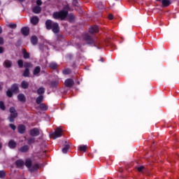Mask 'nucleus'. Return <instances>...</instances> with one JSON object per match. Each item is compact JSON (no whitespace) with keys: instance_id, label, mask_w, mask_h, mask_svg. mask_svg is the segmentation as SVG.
<instances>
[{"instance_id":"9d476101","label":"nucleus","mask_w":179,"mask_h":179,"mask_svg":"<svg viewBox=\"0 0 179 179\" xmlns=\"http://www.w3.org/2000/svg\"><path fill=\"white\" fill-rule=\"evenodd\" d=\"M10 90L13 93H17L19 92V85L17 84H13L10 87Z\"/></svg>"},{"instance_id":"4468645a","label":"nucleus","mask_w":179,"mask_h":179,"mask_svg":"<svg viewBox=\"0 0 179 179\" xmlns=\"http://www.w3.org/2000/svg\"><path fill=\"white\" fill-rule=\"evenodd\" d=\"M16 142L13 140H10L8 142V148H10V149H15V148H16Z\"/></svg>"},{"instance_id":"c756f323","label":"nucleus","mask_w":179,"mask_h":179,"mask_svg":"<svg viewBox=\"0 0 179 179\" xmlns=\"http://www.w3.org/2000/svg\"><path fill=\"white\" fill-rule=\"evenodd\" d=\"M41 71V68L40 66H36L34 70V75H38Z\"/></svg>"},{"instance_id":"7c9ffc66","label":"nucleus","mask_w":179,"mask_h":179,"mask_svg":"<svg viewBox=\"0 0 179 179\" xmlns=\"http://www.w3.org/2000/svg\"><path fill=\"white\" fill-rule=\"evenodd\" d=\"M67 16L71 22H73V20H75V15L70 13L69 15L67 14Z\"/></svg>"},{"instance_id":"8fccbe9b","label":"nucleus","mask_w":179,"mask_h":179,"mask_svg":"<svg viewBox=\"0 0 179 179\" xmlns=\"http://www.w3.org/2000/svg\"><path fill=\"white\" fill-rule=\"evenodd\" d=\"M99 8H100V9H103V8H104V6L101 5Z\"/></svg>"},{"instance_id":"c85d7f7f","label":"nucleus","mask_w":179,"mask_h":179,"mask_svg":"<svg viewBox=\"0 0 179 179\" xmlns=\"http://www.w3.org/2000/svg\"><path fill=\"white\" fill-rule=\"evenodd\" d=\"M71 146L69 145H66L63 148H62V152L63 153H68V150H69V148Z\"/></svg>"},{"instance_id":"4c0bfd02","label":"nucleus","mask_w":179,"mask_h":179,"mask_svg":"<svg viewBox=\"0 0 179 179\" xmlns=\"http://www.w3.org/2000/svg\"><path fill=\"white\" fill-rule=\"evenodd\" d=\"M19 68H23V60L19 59L17 61Z\"/></svg>"},{"instance_id":"4be33fe9","label":"nucleus","mask_w":179,"mask_h":179,"mask_svg":"<svg viewBox=\"0 0 179 179\" xmlns=\"http://www.w3.org/2000/svg\"><path fill=\"white\" fill-rule=\"evenodd\" d=\"M163 6L167 7L171 5V1L170 0H162Z\"/></svg>"},{"instance_id":"ea45409f","label":"nucleus","mask_w":179,"mask_h":179,"mask_svg":"<svg viewBox=\"0 0 179 179\" xmlns=\"http://www.w3.org/2000/svg\"><path fill=\"white\" fill-rule=\"evenodd\" d=\"M6 176V173L3 171H0V178H4Z\"/></svg>"},{"instance_id":"f257e3e1","label":"nucleus","mask_w":179,"mask_h":179,"mask_svg":"<svg viewBox=\"0 0 179 179\" xmlns=\"http://www.w3.org/2000/svg\"><path fill=\"white\" fill-rule=\"evenodd\" d=\"M69 10V6L66 5L64 7V10L54 13L52 15V17L56 20L60 19L61 20H65V19H66V16H68Z\"/></svg>"},{"instance_id":"f8f14e48","label":"nucleus","mask_w":179,"mask_h":179,"mask_svg":"<svg viewBox=\"0 0 179 179\" xmlns=\"http://www.w3.org/2000/svg\"><path fill=\"white\" fill-rule=\"evenodd\" d=\"M34 13L38 14L41 13V7L39 6H36L32 8Z\"/></svg>"},{"instance_id":"2f4dec72","label":"nucleus","mask_w":179,"mask_h":179,"mask_svg":"<svg viewBox=\"0 0 179 179\" xmlns=\"http://www.w3.org/2000/svg\"><path fill=\"white\" fill-rule=\"evenodd\" d=\"M24 66L26 68V69H29V68H33V65L30 62H25Z\"/></svg>"},{"instance_id":"ddd939ff","label":"nucleus","mask_w":179,"mask_h":179,"mask_svg":"<svg viewBox=\"0 0 179 179\" xmlns=\"http://www.w3.org/2000/svg\"><path fill=\"white\" fill-rule=\"evenodd\" d=\"M26 131V127L23 124H20L18 126V132L20 134H24V131Z\"/></svg>"},{"instance_id":"7ed1b4c3","label":"nucleus","mask_w":179,"mask_h":179,"mask_svg":"<svg viewBox=\"0 0 179 179\" xmlns=\"http://www.w3.org/2000/svg\"><path fill=\"white\" fill-rule=\"evenodd\" d=\"M25 166H26V167H27V169L31 172L36 171V170H38V169L40 168V166H38V164H34L33 165L31 164V159H26Z\"/></svg>"},{"instance_id":"5701e85b","label":"nucleus","mask_w":179,"mask_h":179,"mask_svg":"<svg viewBox=\"0 0 179 179\" xmlns=\"http://www.w3.org/2000/svg\"><path fill=\"white\" fill-rule=\"evenodd\" d=\"M38 94H44L45 93V88L41 87L37 90Z\"/></svg>"},{"instance_id":"9b49d317","label":"nucleus","mask_w":179,"mask_h":179,"mask_svg":"<svg viewBox=\"0 0 179 179\" xmlns=\"http://www.w3.org/2000/svg\"><path fill=\"white\" fill-rule=\"evenodd\" d=\"M90 33L91 34H93V33H98L99 32V27L98 26H94L90 28L89 29Z\"/></svg>"},{"instance_id":"39448f33","label":"nucleus","mask_w":179,"mask_h":179,"mask_svg":"<svg viewBox=\"0 0 179 179\" xmlns=\"http://www.w3.org/2000/svg\"><path fill=\"white\" fill-rule=\"evenodd\" d=\"M10 116L8 117L10 122H13L15 121V118L17 117V112H16V109L15 108H10Z\"/></svg>"},{"instance_id":"423d86ee","label":"nucleus","mask_w":179,"mask_h":179,"mask_svg":"<svg viewBox=\"0 0 179 179\" xmlns=\"http://www.w3.org/2000/svg\"><path fill=\"white\" fill-rule=\"evenodd\" d=\"M64 85L66 87H72L75 85V82H73V80L69 78L65 80Z\"/></svg>"},{"instance_id":"cd10ccee","label":"nucleus","mask_w":179,"mask_h":179,"mask_svg":"<svg viewBox=\"0 0 179 179\" xmlns=\"http://www.w3.org/2000/svg\"><path fill=\"white\" fill-rule=\"evenodd\" d=\"M22 75L24 78H29V76H30V71L29 69H26Z\"/></svg>"},{"instance_id":"a211bd4d","label":"nucleus","mask_w":179,"mask_h":179,"mask_svg":"<svg viewBox=\"0 0 179 179\" xmlns=\"http://www.w3.org/2000/svg\"><path fill=\"white\" fill-rule=\"evenodd\" d=\"M21 87L22 89H29V83L26 80H22L21 83Z\"/></svg>"},{"instance_id":"3c124183","label":"nucleus","mask_w":179,"mask_h":179,"mask_svg":"<svg viewBox=\"0 0 179 179\" xmlns=\"http://www.w3.org/2000/svg\"><path fill=\"white\" fill-rule=\"evenodd\" d=\"M2 33V28L0 27V34Z\"/></svg>"},{"instance_id":"5fc2aeb1","label":"nucleus","mask_w":179,"mask_h":179,"mask_svg":"<svg viewBox=\"0 0 179 179\" xmlns=\"http://www.w3.org/2000/svg\"><path fill=\"white\" fill-rule=\"evenodd\" d=\"M0 149H2V143H0Z\"/></svg>"},{"instance_id":"a18cd8bd","label":"nucleus","mask_w":179,"mask_h":179,"mask_svg":"<svg viewBox=\"0 0 179 179\" xmlns=\"http://www.w3.org/2000/svg\"><path fill=\"white\" fill-rule=\"evenodd\" d=\"M73 5H74V6H78V0H73Z\"/></svg>"},{"instance_id":"6ab92c4d","label":"nucleus","mask_w":179,"mask_h":179,"mask_svg":"<svg viewBox=\"0 0 179 179\" xmlns=\"http://www.w3.org/2000/svg\"><path fill=\"white\" fill-rule=\"evenodd\" d=\"M37 41H38L37 36H31V44H33V45H36L37 44Z\"/></svg>"},{"instance_id":"864d4df0","label":"nucleus","mask_w":179,"mask_h":179,"mask_svg":"<svg viewBox=\"0 0 179 179\" xmlns=\"http://www.w3.org/2000/svg\"><path fill=\"white\" fill-rule=\"evenodd\" d=\"M100 61H101V62H104V59H103V58H101V59H100Z\"/></svg>"},{"instance_id":"72a5a7b5","label":"nucleus","mask_w":179,"mask_h":179,"mask_svg":"<svg viewBox=\"0 0 179 179\" xmlns=\"http://www.w3.org/2000/svg\"><path fill=\"white\" fill-rule=\"evenodd\" d=\"M6 95L8 97H12V96H13V92H12L10 90H8L6 92Z\"/></svg>"},{"instance_id":"bb28decb","label":"nucleus","mask_w":179,"mask_h":179,"mask_svg":"<svg viewBox=\"0 0 179 179\" xmlns=\"http://www.w3.org/2000/svg\"><path fill=\"white\" fill-rule=\"evenodd\" d=\"M49 66L51 69H57V68H58V64L55 62H51L50 63Z\"/></svg>"},{"instance_id":"dca6fc26","label":"nucleus","mask_w":179,"mask_h":179,"mask_svg":"<svg viewBox=\"0 0 179 179\" xmlns=\"http://www.w3.org/2000/svg\"><path fill=\"white\" fill-rule=\"evenodd\" d=\"M30 22L32 24H37V23H38V17L34 16L31 18Z\"/></svg>"},{"instance_id":"393cba45","label":"nucleus","mask_w":179,"mask_h":179,"mask_svg":"<svg viewBox=\"0 0 179 179\" xmlns=\"http://www.w3.org/2000/svg\"><path fill=\"white\" fill-rule=\"evenodd\" d=\"M43 99H44V96H43V95H40L39 96H38L36 100V104H41Z\"/></svg>"},{"instance_id":"f704fd0d","label":"nucleus","mask_w":179,"mask_h":179,"mask_svg":"<svg viewBox=\"0 0 179 179\" xmlns=\"http://www.w3.org/2000/svg\"><path fill=\"white\" fill-rule=\"evenodd\" d=\"M87 147L86 145H80L79 146V150L80 152H86Z\"/></svg>"},{"instance_id":"a878e982","label":"nucleus","mask_w":179,"mask_h":179,"mask_svg":"<svg viewBox=\"0 0 179 179\" xmlns=\"http://www.w3.org/2000/svg\"><path fill=\"white\" fill-rule=\"evenodd\" d=\"M36 142V138L34 137H30L27 139V143L28 145H31Z\"/></svg>"},{"instance_id":"6e6d98bb","label":"nucleus","mask_w":179,"mask_h":179,"mask_svg":"<svg viewBox=\"0 0 179 179\" xmlns=\"http://www.w3.org/2000/svg\"><path fill=\"white\" fill-rule=\"evenodd\" d=\"M18 1H20V2L24 1V0H18Z\"/></svg>"},{"instance_id":"2eb2a0df","label":"nucleus","mask_w":179,"mask_h":179,"mask_svg":"<svg viewBox=\"0 0 179 179\" xmlns=\"http://www.w3.org/2000/svg\"><path fill=\"white\" fill-rule=\"evenodd\" d=\"M17 99L19 101H22V103H24V101H26V96L23 94H19L17 95Z\"/></svg>"},{"instance_id":"a19ab883","label":"nucleus","mask_w":179,"mask_h":179,"mask_svg":"<svg viewBox=\"0 0 179 179\" xmlns=\"http://www.w3.org/2000/svg\"><path fill=\"white\" fill-rule=\"evenodd\" d=\"M40 108H41L42 110H47V106H45V104L44 103H41L40 106H39Z\"/></svg>"},{"instance_id":"6e6552de","label":"nucleus","mask_w":179,"mask_h":179,"mask_svg":"<svg viewBox=\"0 0 179 179\" xmlns=\"http://www.w3.org/2000/svg\"><path fill=\"white\" fill-rule=\"evenodd\" d=\"M29 32L30 29L27 27H24L21 29V33L23 34V36H29Z\"/></svg>"},{"instance_id":"f3484780","label":"nucleus","mask_w":179,"mask_h":179,"mask_svg":"<svg viewBox=\"0 0 179 179\" xmlns=\"http://www.w3.org/2000/svg\"><path fill=\"white\" fill-rule=\"evenodd\" d=\"M15 165L17 167H23V166H24V162L22 159L17 160L15 162Z\"/></svg>"},{"instance_id":"603ef678","label":"nucleus","mask_w":179,"mask_h":179,"mask_svg":"<svg viewBox=\"0 0 179 179\" xmlns=\"http://www.w3.org/2000/svg\"><path fill=\"white\" fill-rule=\"evenodd\" d=\"M0 90H2V84H0Z\"/></svg>"},{"instance_id":"473e14b6","label":"nucleus","mask_w":179,"mask_h":179,"mask_svg":"<svg viewBox=\"0 0 179 179\" xmlns=\"http://www.w3.org/2000/svg\"><path fill=\"white\" fill-rule=\"evenodd\" d=\"M50 87H57L58 86V81H52L50 84Z\"/></svg>"},{"instance_id":"aec40b11","label":"nucleus","mask_w":179,"mask_h":179,"mask_svg":"<svg viewBox=\"0 0 179 179\" xmlns=\"http://www.w3.org/2000/svg\"><path fill=\"white\" fill-rule=\"evenodd\" d=\"M22 52H23V58L24 59H28L29 58H30V53L27 52V51H26V49H24Z\"/></svg>"},{"instance_id":"37998d69","label":"nucleus","mask_w":179,"mask_h":179,"mask_svg":"<svg viewBox=\"0 0 179 179\" xmlns=\"http://www.w3.org/2000/svg\"><path fill=\"white\" fill-rule=\"evenodd\" d=\"M137 169H138V171L141 172V171H142L143 170L145 169V166H139V167L137 168Z\"/></svg>"},{"instance_id":"20e7f679","label":"nucleus","mask_w":179,"mask_h":179,"mask_svg":"<svg viewBox=\"0 0 179 179\" xmlns=\"http://www.w3.org/2000/svg\"><path fill=\"white\" fill-rule=\"evenodd\" d=\"M50 138L52 139H57V138H61L62 136V129L61 127H57L55 132L50 135Z\"/></svg>"},{"instance_id":"c9c22d12","label":"nucleus","mask_w":179,"mask_h":179,"mask_svg":"<svg viewBox=\"0 0 179 179\" xmlns=\"http://www.w3.org/2000/svg\"><path fill=\"white\" fill-rule=\"evenodd\" d=\"M17 25H16V24L15 23H9L8 24V27H10V29H15L17 27Z\"/></svg>"},{"instance_id":"09e8293b","label":"nucleus","mask_w":179,"mask_h":179,"mask_svg":"<svg viewBox=\"0 0 179 179\" xmlns=\"http://www.w3.org/2000/svg\"><path fill=\"white\" fill-rule=\"evenodd\" d=\"M2 52H3V48L0 47V54H2Z\"/></svg>"},{"instance_id":"1a4fd4ad","label":"nucleus","mask_w":179,"mask_h":179,"mask_svg":"<svg viewBox=\"0 0 179 179\" xmlns=\"http://www.w3.org/2000/svg\"><path fill=\"white\" fill-rule=\"evenodd\" d=\"M85 40H86L87 44H93V43H94V41H93L92 36H90L88 34H85Z\"/></svg>"},{"instance_id":"79ce46f5","label":"nucleus","mask_w":179,"mask_h":179,"mask_svg":"<svg viewBox=\"0 0 179 179\" xmlns=\"http://www.w3.org/2000/svg\"><path fill=\"white\" fill-rule=\"evenodd\" d=\"M9 127L10 128H11V129H13V131H15L16 129V126L13 124H10Z\"/></svg>"},{"instance_id":"412c9836","label":"nucleus","mask_w":179,"mask_h":179,"mask_svg":"<svg viewBox=\"0 0 179 179\" xmlns=\"http://www.w3.org/2000/svg\"><path fill=\"white\" fill-rule=\"evenodd\" d=\"M19 150L22 153H25V152H27V150H29V145H24L19 148Z\"/></svg>"},{"instance_id":"49530a36","label":"nucleus","mask_w":179,"mask_h":179,"mask_svg":"<svg viewBox=\"0 0 179 179\" xmlns=\"http://www.w3.org/2000/svg\"><path fill=\"white\" fill-rule=\"evenodd\" d=\"M113 18H114V16H113V15L110 14V15H108V19H109L110 20H113Z\"/></svg>"},{"instance_id":"de8ad7c7","label":"nucleus","mask_w":179,"mask_h":179,"mask_svg":"<svg viewBox=\"0 0 179 179\" xmlns=\"http://www.w3.org/2000/svg\"><path fill=\"white\" fill-rule=\"evenodd\" d=\"M3 44V38L0 37V45H2Z\"/></svg>"},{"instance_id":"f03ea898","label":"nucleus","mask_w":179,"mask_h":179,"mask_svg":"<svg viewBox=\"0 0 179 179\" xmlns=\"http://www.w3.org/2000/svg\"><path fill=\"white\" fill-rule=\"evenodd\" d=\"M45 27L47 30L52 29L55 34L59 33V24L57 22H53L52 20H48L45 21Z\"/></svg>"},{"instance_id":"0eeeda50","label":"nucleus","mask_w":179,"mask_h":179,"mask_svg":"<svg viewBox=\"0 0 179 179\" xmlns=\"http://www.w3.org/2000/svg\"><path fill=\"white\" fill-rule=\"evenodd\" d=\"M30 135L31 136H38L40 131H38V129L34 128L30 131Z\"/></svg>"},{"instance_id":"b1692460","label":"nucleus","mask_w":179,"mask_h":179,"mask_svg":"<svg viewBox=\"0 0 179 179\" xmlns=\"http://www.w3.org/2000/svg\"><path fill=\"white\" fill-rule=\"evenodd\" d=\"M4 66H6V68H10L12 66V61L10 60H6L4 62Z\"/></svg>"},{"instance_id":"e433bc0d","label":"nucleus","mask_w":179,"mask_h":179,"mask_svg":"<svg viewBox=\"0 0 179 179\" xmlns=\"http://www.w3.org/2000/svg\"><path fill=\"white\" fill-rule=\"evenodd\" d=\"M0 108L1 110H3V111H5L6 108L5 107V104L3 103V101H0Z\"/></svg>"},{"instance_id":"4d7b16f0","label":"nucleus","mask_w":179,"mask_h":179,"mask_svg":"<svg viewBox=\"0 0 179 179\" xmlns=\"http://www.w3.org/2000/svg\"><path fill=\"white\" fill-rule=\"evenodd\" d=\"M0 5H1V1H0Z\"/></svg>"},{"instance_id":"c03bdc74","label":"nucleus","mask_w":179,"mask_h":179,"mask_svg":"<svg viewBox=\"0 0 179 179\" xmlns=\"http://www.w3.org/2000/svg\"><path fill=\"white\" fill-rule=\"evenodd\" d=\"M36 4L38 5V6H41V5L43 4V1H41V0H37Z\"/></svg>"},{"instance_id":"58836bf2","label":"nucleus","mask_w":179,"mask_h":179,"mask_svg":"<svg viewBox=\"0 0 179 179\" xmlns=\"http://www.w3.org/2000/svg\"><path fill=\"white\" fill-rule=\"evenodd\" d=\"M63 73L64 75H69V73H71V69H66L64 70Z\"/></svg>"}]
</instances>
